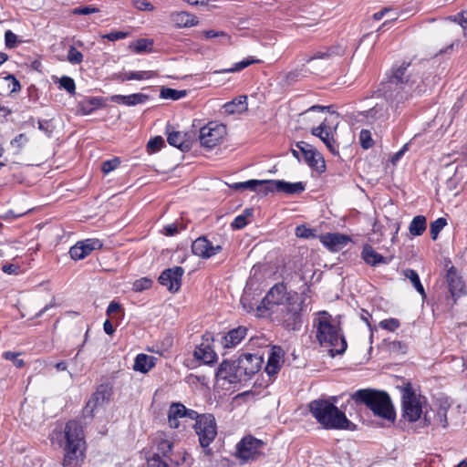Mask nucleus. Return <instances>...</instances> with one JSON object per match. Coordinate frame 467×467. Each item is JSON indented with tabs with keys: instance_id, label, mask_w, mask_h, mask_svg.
<instances>
[{
	"instance_id": "obj_60",
	"label": "nucleus",
	"mask_w": 467,
	"mask_h": 467,
	"mask_svg": "<svg viewBox=\"0 0 467 467\" xmlns=\"http://www.w3.org/2000/svg\"><path fill=\"white\" fill-rule=\"evenodd\" d=\"M38 129L48 137L51 136L52 131H53L50 121L47 120V119L38 121Z\"/></svg>"
},
{
	"instance_id": "obj_45",
	"label": "nucleus",
	"mask_w": 467,
	"mask_h": 467,
	"mask_svg": "<svg viewBox=\"0 0 467 467\" xmlns=\"http://www.w3.org/2000/svg\"><path fill=\"white\" fill-rule=\"evenodd\" d=\"M164 140L161 136L150 139L147 144V150L150 153L160 150L164 146Z\"/></svg>"
},
{
	"instance_id": "obj_44",
	"label": "nucleus",
	"mask_w": 467,
	"mask_h": 467,
	"mask_svg": "<svg viewBox=\"0 0 467 467\" xmlns=\"http://www.w3.org/2000/svg\"><path fill=\"white\" fill-rule=\"evenodd\" d=\"M446 220L444 218H438L431 223V236L432 240H436L440 232L446 225Z\"/></svg>"
},
{
	"instance_id": "obj_61",
	"label": "nucleus",
	"mask_w": 467,
	"mask_h": 467,
	"mask_svg": "<svg viewBox=\"0 0 467 467\" xmlns=\"http://www.w3.org/2000/svg\"><path fill=\"white\" fill-rule=\"evenodd\" d=\"M248 223L247 220L244 219V216L238 215L235 217L234 222L232 223V227L234 229H242Z\"/></svg>"
},
{
	"instance_id": "obj_1",
	"label": "nucleus",
	"mask_w": 467,
	"mask_h": 467,
	"mask_svg": "<svg viewBox=\"0 0 467 467\" xmlns=\"http://www.w3.org/2000/svg\"><path fill=\"white\" fill-rule=\"evenodd\" d=\"M379 93L398 109L413 95H420L426 91L425 84L419 73L410 62H402L392 67V73L386 81L380 84Z\"/></svg>"
},
{
	"instance_id": "obj_2",
	"label": "nucleus",
	"mask_w": 467,
	"mask_h": 467,
	"mask_svg": "<svg viewBox=\"0 0 467 467\" xmlns=\"http://www.w3.org/2000/svg\"><path fill=\"white\" fill-rule=\"evenodd\" d=\"M316 329V337L320 346L329 348L332 357L340 355L347 348V342L340 333L338 325L332 321L331 316L327 312H321L313 322Z\"/></svg>"
},
{
	"instance_id": "obj_38",
	"label": "nucleus",
	"mask_w": 467,
	"mask_h": 467,
	"mask_svg": "<svg viewBox=\"0 0 467 467\" xmlns=\"http://www.w3.org/2000/svg\"><path fill=\"white\" fill-rule=\"evenodd\" d=\"M320 140L325 143L331 153L334 155L338 154V144L336 142L334 138V131H332L330 128H327Z\"/></svg>"
},
{
	"instance_id": "obj_12",
	"label": "nucleus",
	"mask_w": 467,
	"mask_h": 467,
	"mask_svg": "<svg viewBox=\"0 0 467 467\" xmlns=\"http://www.w3.org/2000/svg\"><path fill=\"white\" fill-rule=\"evenodd\" d=\"M110 396L111 390L108 385L99 386L83 409V415L85 417L92 418L95 410L108 401Z\"/></svg>"
},
{
	"instance_id": "obj_33",
	"label": "nucleus",
	"mask_w": 467,
	"mask_h": 467,
	"mask_svg": "<svg viewBox=\"0 0 467 467\" xmlns=\"http://www.w3.org/2000/svg\"><path fill=\"white\" fill-rule=\"evenodd\" d=\"M268 180L261 181V180H249L243 182H236L234 184L233 188L235 190H250V191H259L265 193L266 192V182Z\"/></svg>"
},
{
	"instance_id": "obj_16",
	"label": "nucleus",
	"mask_w": 467,
	"mask_h": 467,
	"mask_svg": "<svg viewBox=\"0 0 467 467\" xmlns=\"http://www.w3.org/2000/svg\"><path fill=\"white\" fill-rule=\"evenodd\" d=\"M102 245V242L99 239H86L73 245L69 250V254L73 260H81L88 256L92 251L100 249Z\"/></svg>"
},
{
	"instance_id": "obj_15",
	"label": "nucleus",
	"mask_w": 467,
	"mask_h": 467,
	"mask_svg": "<svg viewBox=\"0 0 467 467\" xmlns=\"http://www.w3.org/2000/svg\"><path fill=\"white\" fill-rule=\"evenodd\" d=\"M435 405L437 406V411L433 417L431 415L430 411H424V423L425 425H430L432 423L434 425H440L442 428H446L448 426L447 412L451 407V404L446 399H440L437 400Z\"/></svg>"
},
{
	"instance_id": "obj_28",
	"label": "nucleus",
	"mask_w": 467,
	"mask_h": 467,
	"mask_svg": "<svg viewBox=\"0 0 467 467\" xmlns=\"http://www.w3.org/2000/svg\"><path fill=\"white\" fill-rule=\"evenodd\" d=\"M247 334V328L244 327H238L237 328L230 330L227 335L223 337V347L224 348H234L237 344H239L242 339Z\"/></svg>"
},
{
	"instance_id": "obj_19",
	"label": "nucleus",
	"mask_w": 467,
	"mask_h": 467,
	"mask_svg": "<svg viewBox=\"0 0 467 467\" xmlns=\"http://www.w3.org/2000/svg\"><path fill=\"white\" fill-rule=\"evenodd\" d=\"M210 338V335H204L202 343L195 348L193 352L194 358L203 364H212L216 361L217 356L209 342Z\"/></svg>"
},
{
	"instance_id": "obj_27",
	"label": "nucleus",
	"mask_w": 467,
	"mask_h": 467,
	"mask_svg": "<svg viewBox=\"0 0 467 467\" xmlns=\"http://www.w3.org/2000/svg\"><path fill=\"white\" fill-rule=\"evenodd\" d=\"M185 133L180 131H169L167 129V141L170 145L180 149L182 151H188L191 149V141L186 138Z\"/></svg>"
},
{
	"instance_id": "obj_23",
	"label": "nucleus",
	"mask_w": 467,
	"mask_h": 467,
	"mask_svg": "<svg viewBox=\"0 0 467 467\" xmlns=\"http://www.w3.org/2000/svg\"><path fill=\"white\" fill-rule=\"evenodd\" d=\"M447 283L452 297H459L465 294V285L456 268L451 266L447 272Z\"/></svg>"
},
{
	"instance_id": "obj_58",
	"label": "nucleus",
	"mask_w": 467,
	"mask_h": 467,
	"mask_svg": "<svg viewBox=\"0 0 467 467\" xmlns=\"http://www.w3.org/2000/svg\"><path fill=\"white\" fill-rule=\"evenodd\" d=\"M128 36V33L122 31H115L109 33L107 35L102 36L103 38H106L109 41H117L119 39H123Z\"/></svg>"
},
{
	"instance_id": "obj_32",
	"label": "nucleus",
	"mask_w": 467,
	"mask_h": 467,
	"mask_svg": "<svg viewBox=\"0 0 467 467\" xmlns=\"http://www.w3.org/2000/svg\"><path fill=\"white\" fill-rule=\"evenodd\" d=\"M281 349L273 348L266 363L265 370L268 375H275L281 368Z\"/></svg>"
},
{
	"instance_id": "obj_26",
	"label": "nucleus",
	"mask_w": 467,
	"mask_h": 467,
	"mask_svg": "<svg viewBox=\"0 0 467 467\" xmlns=\"http://www.w3.org/2000/svg\"><path fill=\"white\" fill-rule=\"evenodd\" d=\"M149 99V96L143 93H134L130 95H114L111 101L126 106H136L143 104Z\"/></svg>"
},
{
	"instance_id": "obj_7",
	"label": "nucleus",
	"mask_w": 467,
	"mask_h": 467,
	"mask_svg": "<svg viewBox=\"0 0 467 467\" xmlns=\"http://www.w3.org/2000/svg\"><path fill=\"white\" fill-rule=\"evenodd\" d=\"M195 433L198 436L200 445L204 449L207 455L212 453L209 445L214 441L217 435V424L213 414H202L200 419L193 425Z\"/></svg>"
},
{
	"instance_id": "obj_9",
	"label": "nucleus",
	"mask_w": 467,
	"mask_h": 467,
	"mask_svg": "<svg viewBox=\"0 0 467 467\" xmlns=\"http://www.w3.org/2000/svg\"><path fill=\"white\" fill-rule=\"evenodd\" d=\"M265 442L251 435L244 437L236 445V455L243 461H254L262 455Z\"/></svg>"
},
{
	"instance_id": "obj_4",
	"label": "nucleus",
	"mask_w": 467,
	"mask_h": 467,
	"mask_svg": "<svg viewBox=\"0 0 467 467\" xmlns=\"http://www.w3.org/2000/svg\"><path fill=\"white\" fill-rule=\"evenodd\" d=\"M64 437L66 441L63 467H79L85 457L84 432L80 423L77 420L67 422Z\"/></svg>"
},
{
	"instance_id": "obj_6",
	"label": "nucleus",
	"mask_w": 467,
	"mask_h": 467,
	"mask_svg": "<svg viewBox=\"0 0 467 467\" xmlns=\"http://www.w3.org/2000/svg\"><path fill=\"white\" fill-rule=\"evenodd\" d=\"M280 322L288 331H298L303 324V312L305 311V300L296 295L281 307Z\"/></svg>"
},
{
	"instance_id": "obj_56",
	"label": "nucleus",
	"mask_w": 467,
	"mask_h": 467,
	"mask_svg": "<svg viewBox=\"0 0 467 467\" xmlns=\"http://www.w3.org/2000/svg\"><path fill=\"white\" fill-rule=\"evenodd\" d=\"M296 234L297 237H301V238H309V237L315 236L314 230L310 229V228H306L304 225H300V226L296 227Z\"/></svg>"
},
{
	"instance_id": "obj_22",
	"label": "nucleus",
	"mask_w": 467,
	"mask_h": 467,
	"mask_svg": "<svg viewBox=\"0 0 467 467\" xmlns=\"http://www.w3.org/2000/svg\"><path fill=\"white\" fill-rule=\"evenodd\" d=\"M320 242L328 250L337 252L342 250L349 242L350 238L342 234H327L320 236Z\"/></svg>"
},
{
	"instance_id": "obj_63",
	"label": "nucleus",
	"mask_w": 467,
	"mask_h": 467,
	"mask_svg": "<svg viewBox=\"0 0 467 467\" xmlns=\"http://www.w3.org/2000/svg\"><path fill=\"white\" fill-rule=\"evenodd\" d=\"M135 6L140 9V10H153L154 9V6L147 2V1H144V0H137L135 1Z\"/></svg>"
},
{
	"instance_id": "obj_25",
	"label": "nucleus",
	"mask_w": 467,
	"mask_h": 467,
	"mask_svg": "<svg viewBox=\"0 0 467 467\" xmlns=\"http://www.w3.org/2000/svg\"><path fill=\"white\" fill-rule=\"evenodd\" d=\"M171 20L177 27H191L199 24L197 16L186 11L171 13Z\"/></svg>"
},
{
	"instance_id": "obj_10",
	"label": "nucleus",
	"mask_w": 467,
	"mask_h": 467,
	"mask_svg": "<svg viewBox=\"0 0 467 467\" xmlns=\"http://www.w3.org/2000/svg\"><path fill=\"white\" fill-rule=\"evenodd\" d=\"M226 135V127L223 124L209 122L200 130L199 140L202 146L212 149L218 145Z\"/></svg>"
},
{
	"instance_id": "obj_13",
	"label": "nucleus",
	"mask_w": 467,
	"mask_h": 467,
	"mask_svg": "<svg viewBox=\"0 0 467 467\" xmlns=\"http://www.w3.org/2000/svg\"><path fill=\"white\" fill-rule=\"evenodd\" d=\"M184 274V269L181 266H174L164 270L159 276V283L166 286L171 293L179 291L182 285V277Z\"/></svg>"
},
{
	"instance_id": "obj_52",
	"label": "nucleus",
	"mask_w": 467,
	"mask_h": 467,
	"mask_svg": "<svg viewBox=\"0 0 467 467\" xmlns=\"http://www.w3.org/2000/svg\"><path fill=\"white\" fill-rule=\"evenodd\" d=\"M148 467H171L168 462L159 456L158 453H154V455L148 460Z\"/></svg>"
},
{
	"instance_id": "obj_50",
	"label": "nucleus",
	"mask_w": 467,
	"mask_h": 467,
	"mask_svg": "<svg viewBox=\"0 0 467 467\" xmlns=\"http://www.w3.org/2000/svg\"><path fill=\"white\" fill-rule=\"evenodd\" d=\"M359 140L363 149H369L373 145L371 133L368 130H362L359 133Z\"/></svg>"
},
{
	"instance_id": "obj_20",
	"label": "nucleus",
	"mask_w": 467,
	"mask_h": 467,
	"mask_svg": "<svg viewBox=\"0 0 467 467\" xmlns=\"http://www.w3.org/2000/svg\"><path fill=\"white\" fill-rule=\"evenodd\" d=\"M222 250L220 245H213L205 237H199L193 241L192 251L193 254L202 258H210Z\"/></svg>"
},
{
	"instance_id": "obj_5",
	"label": "nucleus",
	"mask_w": 467,
	"mask_h": 467,
	"mask_svg": "<svg viewBox=\"0 0 467 467\" xmlns=\"http://www.w3.org/2000/svg\"><path fill=\"white\" fill-rule=\"evenodd\" d=\"M309 409L317 422L325 429L346 430L350 425V421L347 419L345 413L328 400H313L309 404Z\"/></svg>"
},
{
	"instance_id": "obj_51",
	"label": "nucleus",
	"mask_w": 467,
	"mask_h": 467,
	"mask_svg": "<svg viewBox=\"0 0 467 467\" xmlns=\"http://www.w3.org/2000/svg\"><path fill=\"white\" fill-rule=\"evenodd\" d=\"M171 450H172V442H171L170 441H167V440H161L158 443V447H157L158 451L156 453H158L159 456H161V454L165 458L171 451Z\"/></svg>"
},
{
	"instance_id": "obj_11",
	"label": "nucleus",
	"mask_w": 467,
	"mask_h": 467,
	"mask_svg": "<svg viewBox=\"0 0 467 467\" xmlns=\"http://www.w3.org/2000/svg\"><path fill=\"white\" fill-rule=\"evenodd\" d=\"M263 359L256 354H243L237 358V367L242 381H246L257 373L262 366Z\"/></svg>"
},
{
	"instance_id": "obj_40",
	"label": "nucleus",
	"mask_w": 467,
	"mask_h": 467,
	"mask_svg": "<svg viewBox=\"0 0 467 467\" xmlns=\"http://www.w3.org/2000/svg\"><path fill=\"white\" fill-rule=\"evenodd\" d=\"M404 275L406 276V278H408L411 282L412 285L420 294V296L422 297H425L426 293H425L423 285L420 283L418 273L413 269H406L404 271Z\"/></svg>"
},
{
	"instance_id": "obj_24",
	"label": "nucleus",
	"mask_w": 467,
	"mask_h": 467,
	"mask_svg": "<svg viewBox=\"0 0 467 467\" xmlns=\"http://www.w3.org/2000/svg\"><path fill=\"white\" fill-rule=\"evenodd\" d=\"M361 257L365 263L370 266H377L379 265H387L389 259L379 254L371 245H364Z\"/></svg>"
},
{
	"instance_id": "obj_49",
	"label": "nucleus",
	"mask_w": 467,
	"mask_h": 467,
	"mask_svg": "<svg viewBox=\"0 0 467 467\" xmlns=\"http://www.w3.org/2000/svg\"><path fill=\"white\" fill-rule=\"evenodd\" d=\"M400 321L396 318H388V319H384V320H381L379 324V326L383 328V329H386L388 331H390V332H394L395 330H397L400 327Z\"/></svg>"
},
{
	"instance_id": "obj_48",
	"label": "nucleus",
	"mask_w": 467,
	"mask_h": 467,
	"mask_svg": "<svg viewBox=\"0 0 467 467\" xmlns=\"http://www.w3.org/2000/svg\"><path fill=\"white\" fill-rule=\"evenodd\" d=\"M152 285V281L150 278L142 277L136 280L132 285V289L135 292H141L143 290L149 289Z\"/></svg>"
},
{
	"instance_id": "obj_62",
	"label": "nucleus",
	"mask_w": 467,
	"mask_h": 467,
	"mask_svg": "<svg viewBox=\"0 0 467 467\" xmlns=\"http://www.w3.org/2000/svg\"><path fill=\"white\" fill-rule=\"evenodd\" d=\"M331 55H332V52L330 50H327V51H325V52L318 51L315 55L310 57L308 59H306V62L309 63V62H311L314 59H326V58L330 57Z\"/></svg>"
},
{
	"instance_id": "obj_64",
	"label": "nucleus",
	"mask_w": 467,
	"mask_h": 467,
	"mask_svg": "<svg viewBox=\"0 0 467 467\" xmlns=\"http://www.w3.org/2000/svg\"><path fill=\"white\" fill-rule=\"evenodd\" d=\"M327 126L322 122L318 127L312 129V135L318 137L319 139L322 137V135L325 133V130H327Z\"/></svg>"
},
{
	"instance_id": "obj_47",
	"label": "nucleus",
	"mask_w": 467,
	"mask_h": 467,
	"mask_svg": "<svg viewBox=\"0 0 467 467\" xmlns=\"http://www.w3.org/2000/svg\"><path fill=\"white\" fill-rule=\"evenodd\" d=\"M59 87L67 90L69 94H75L76 85L73 78L64 76L59 80Z\"/></svg>"
},
{
	"instance_id": "obj_53",
	"label": "nucleus",
	"mask_w": 467,
	"mask_h": 467,
	"mask_svg": "<svg viewBox=\"0 0 467 467\" xmlns=\"http://www.w3.org/2000/svg\"><path fill=\"white\" fill-rule=\"evenodd\" d=\"M203 35L207 38L222 37L223 39V43H231V36H228L224 31L206 30L203 32Z\"/></svg>"
},
{
	"instance_id": "obj_57",
	"label": "nucleus",
	"mask_w": 467,
	"mask_h": 467,
	"mask_svg": "<svg viewBox=\"0 0 467 467\" xmlns=\"http://www.w3.org/2000/svg\"><path fill=\"white\" fill-rule=\"evenodd\" d=\"M5 46L8 48H13L17 44V36L14 34L11 30H7L5 34Z\"/></svg>"
},
{
	"instance_id": "obj_55",
	"label": "nucleus",
	"mask_w": 467,
	"mask_h": 467,
	"mask_svg": "<svg viewBox=\"0 0 467 467\" xmlns=\"http://www.w3.org/2000/svg\"><path fill=\"white\" fill-rule=\"evenodd\" d=\"M119 164V161L118 159L106 161L102 163L101 170L105 174H108L109 172L114 171Z\"/></svg>"
},
{
	"instance_id": "obj_39",
	"label": "nucleus",
	"mask_w": 467,
	"mask_h": 467,
	"mask_svg": "<svg viewBox=\"0 0 467 467\" xmlns=\"http://www.w3.org/2000/svg\"><path fill=\"white\" fill-rule=\"evenodd\" d=\"M256 63H261V60L254 58L252 57H246V58H244V60H242L240 62L235 63L233 67L223 69L221 71H216L215 73H221V72H223V73L239 72V71L244 69L245 67H249V66H251L253 64H256Z\"/></svg>"
},
{
	"instance_id": "obj_18",
	"label": "nucleus",
	"mask_w": 467,
	"mask_h": 467,
	"mask_svg": "<svg viewBox=\"0 0 467 467\" xmlns=\"http://www.w3.org/2000/svg\"><path fill=\"white\" fill-rule=\"evenodd\" d=\"M296 148L304 156L305 161L312 168H325V161L321 155L313 148L312 145L305 142L298 141Z\"/></svg>"
},
{
	"instance_id": "obj_35",
	"label": "nucleus",
	"mask_w": 467,
	"mask_h": 467,
	"mask_svg": "<svg viewBox=\"0 0 467 467\" xmlns=\"http://www.w3.org/2000/svg\"><path fill=\"white\" fill-rule=\"evenodd\" d=\"M427 228V220L423 215L415 216L410 223L409 231L413 236L421 235Z\"/></svg>"
},
{
	"instance_id": "obj_46",
	"label": "nucleus",
	"mask_w": 467,
	"mask_h": 467,
	"mask_svg": "<svg viewBox=\"0 0 467 467\" xmlns=\"http://www.w3.org/2000/svg\"><path fill=\"white\" fill-rule=\"evenodd\" d=\"M67 61L71 64L77 65L83 61V55L75 47L70 46L67 51Z\"/></svg>"
},
{
	"instance_id": "obj_14",
	"label": "nucleus",
	"mask_w": 467,
	"mask_h": 467,
	"mask_svg": "<svg viewBox=\"0 0 467 467\" xmlns=\"http://www.w3.org/2000/svg\"><path fill=\"white\" fill-rule=\"evenodd\" d=\"M292 296H286V287L283 284L275 285L262 301L264 307L273 310L274 306L285 305Z\"/></svg>"
},
{
	"instance_id": "obj_34",
	"label": "nucleus",
	"mask_w": 467,
	"mask_h": 467,
	"mask_svg": "<svg viewBox=\"0 0 467 467\" xmlns=\"http://www.w3.org/2000/svg\"><path fill=\"white\" fill-rule=\"evenodd\" d=\"M21 88L19 81L13 75L0 77V89L7 93H15Z\"/></svg>"
},
{
	"instance_id": "obj_31",
	"label": "nucleus",
	"mask_w": 467,
	"mask_h": 467,
	"mask_svg": "<svg viewBox=\"0 0 467 467\" xmlns=\"http://www.w3.org/2000/svg\"><path fill=\"white\" fill-rule=\"evenodd\" d=\"M156 358L147 354H139L134 361L133 369L141 373L149 372L155 366Z\"/></svg>"
},
{
	"instance_id": "obj_54",
	"label": "nucleus",
	"mask_w": 467,
	"mask_h": 467,
	"mask_svg": "<svg viewBox=\"0 0 467 467\" xmlns=\"http://www.w3.org/2000/svg\"><path fill=\"white\" fill-rule=\"evenodd\" d=\"M328 108L327 107H325V106H319V105H315V106H312L310 107L309 109H307L306 110H305L304 112H302L300 115H299V118L301 120H306V119H309V120H312L311 119V113L312 112H316V111H325L326 109H327Z\"/></svg>"
},
{
	"instance_id": "obj_3",
	"label": "nucleus",
	"mask_w": 467,
	"mask_h": 467,
	"mask_svg": "<svg viewBox=\"0 0 467 467\" xmlns=\"http://www.w3.org/2000/svg\"><path fill=\"white\" fill-rule=\"evenodd\" d=\"M351 399L360 405H365L377 417L394 422L396 413L389 395L374 389H362L355 391Z\"/></svg>"
},
{
	"instance_id": "obj_59",
	"label": "nucleus",
	"mask_w": 467,
	"mask_h": 467,
	"mask_svg": "<svg viewBox=\"0 0 467 467\" xmlns=\"http://www.w3.org/2000/svg\"><path fill=\"white\" fill-rule=\"evenodd\" d=\"M99 12L98 8L91 7V6H80L75 8L72 13L74 15H90Z\"/></svg>"
},
{
	"instance_id": "obj_29",
	"label": "nucleus",
	"mask_w": 467,
	"mask_h": 467,
	"mask_svg": "<svg viewBox=\"0 0 467 467\" xmlns=\"http://www.w3.org/2000/svg\"><path fill=\"white\" fill-rule=\"evenodd\" d=\"M224 111L228 114L243 113L248 109L247 96L241 95L234 99L232 101L223 105Z\"/></svg>"
},
{
	"instance_id": "obj_42",
	"label": "nucleus",
	"mask_w": 467,
	"mask_h": 467,
	"mask_svg": "<svg viewBox=\"0 0 467 467\" xmlns=\"http://www.w3.org/2000/svg\"><path fill=\"white\" fill-rule=\"evenodd\" d=\"M153 45L152 40L146 39V38H140L134 42H132L130 46V48H132L133 51L136 53H141L145 51H149L151 49V47Z\"/></svg>"
},
{
	"instance_id": "obj_30",
	"label": "nucleus",
	"mask_w": 467,
	"mask_h": 467,
	"mask_svg": "<svg viewBox=\"0 0 467 467\" xmlns=\"http://www.w3.org/2000/svg\"><path fill=\"white\" fill-rule=\"evenodd\" d=\"M185 418V406L181 403H173L168 411V422L171 428L177 429L180 426L179 419Z\"/></svg>"
},
{
	"instance_id": "obj_36",
	"label": "nucleus",
	"mask_w": 467,
	"mask_h": 467,
	"mask_svg": "<svg viewBox=\"0 0 467 467\" xmlns=\"http://www.w3.org/2000/svg\"><path fill=\"white\" fill-rule=\"evenodd\" d=\"M366 117L369 119L384 121L389 118L388 109L385 104H376L367 111Z\"/></svg>"
},
{
	"instance_id": "obj_37",
	"label": "nucleus",
	"mask_w": 467,
	"mask_h": 467,
	"mask_svg": "<svg viewBox=\"0 0 467 467\" xmlns=\"http://www.w3.org/2000/svg\"><path fill=\"white\" fill-rule=\"evenodd\" d=\"M155 76L156 74L153 71H130L120 74L119 78L121 82H124L128 80L150 79Z\"/></svg>"
},
{
	"instance_id": "obj_17",
	"label": "nucleus",
	"mask_w": 467,
	"mask_h": 467,
	"mask_svg": "<svg viewBox=\"0 0 467 467\" xmlns=\"http://www.w3.org/2000/svg\"><path fill=\"white\" fill-rule=\"evenodd\" d=\"M266 192H285L287 194L301 193L305 191V184L302 182H287L279 180H268L266 182Z\"/></svg>"
},
{
	"instance_id": "obj_21",
	"label": "nucleus",
	"mask_w": 467,
	"mask_h": 467,
	"mask_svg": "<svg viewBox=\"0 0 467 467\" xmlns=\"http://www.w3.org/2000/svg\"><path fill=\"white\" fill-rule=\"evenodd\" d=\"M236 365L237 359L234 361L222 362L217 370L216 377L229 383L242 382L239 368Z\"/></svg>"
},
{
	"instance_id": "obj_41",
	"label": "nucleus",
	"mask_w": 467,
	"mask_h": 467,
	"mask_svg": "<svg viewBox=\"0 0 467 467\" xmlns=\"http://www.w3.org/2000/svg\"><path fill=\"white\" fill-rule=\"evenodd\" d=\"M187 92L184 89L178 90L171 88H162L161 89V98L164 99L178 100L186 96Z\"/></svg>"
},
{
	"instance_id": "obj_8",
	"label": "nucleus",
	"mask_w": 467,
	"mask_h": 467,
	"mask_svg": "<svg viewBox=\"0 0 467 467\" xmlns=\"http://www.w3.org/2000/svg\"><path fill=\"white\" fill-rule=\"evenodd\" d=\"M424 398L417 395L410 387L402 391V417L410 421L415 422L423 414Z\"/></svg>"
},
{
	"instance_id": "obj_43",
	"label": "nucleus",
	"mask_w": 467,
	"mask_h": 467,
	"mask_svg": "<svg viewBox=\"0 0 467 467\" xmlns=\"http://www.w3.org/2000/svg\"><path fill=\"white\" fill-rule=\"evenodd\" d=\"M28 137L25 133H20L11 140V146L16 154H19L28 142Z\"/></svg>"
}]
</instances>
